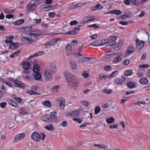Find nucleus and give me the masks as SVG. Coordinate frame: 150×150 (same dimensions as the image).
Instances as JSON below:
<instances>
[{
	"label": "nucleus",
	"mask_w": 150,
	"mask_h": 150,
	"mask_svg": "<svg viewBox=\"0 0 150 150\" xmlns=\"http://www.w3.org/2000/svg\"><path fill=\"white\" fill-rule=\"evenodd\" d=\"M74 121H76L79 123H81L82 122V120L81 119H78L77 118H74L73 119Z\"/></svg>",
	"instance_id": "nucleus-60"
},
{
	"label": "nucleus",
	"mask_w": 150,
	"mask_h": 150,
	"mask_svg": "<svg viewBox=\"0 0 150 150\" xmlns=\"http://www.w3.org/2000/svg\"><path fill=\"white\" fill-rule=\"evenodd\" d=\"M122 55H118L117 57H115V59L113 60V62H116L119 61H121V57Z\"/></svg>",
	"instance_id": "nucleus-34"
},
{
	"label": "nucleus",
	"mask_w": 150,
	"mask_h": 150,
	"mask_svg": "<svg viewBox=\"0 0 150 150\" xmlns=\"http://www.w3.org/2000/svg\"><path fill=\"white\" fill-rule=\"evenodd\" d=\"M78 22L76 21H73L70 22L69 24L71 25H76Z\"/></svg>",
	"instance_id": "nucleus-59"
},
{
	"label": "nucleus",
	"mask_w": 150,
	"mask_h": 150,
	"mask_svg": "<svg viewBox=\"0 0 150 150\" xmlns=\"http://www.w3.org/2000/svg\"><path fill=\"white\" fill-rule=\"evenodd\" d=\"M56 69L54 64L51 63L50 67L46 69L44 71V76L45 79H50L52 75V73L55 72Z\"/></svg>",
	"instance_id": "nucleus-2"
},
{
	"label": "nucleus",
	"mask_w": 150,
	"mask_h": 150,
	"mask_svg": "<svg viewBox=\"0 0 150 150\" xmlns=\"http://www.w3.org/2000/svg\"><path fill=\"white\" fill-rule=\"evenodd\" d=\"M59 39L58 38H56L54 39L51 41L45 44V48H47L49 46H52L54 45L56 42H57V40H58Z\"/></svg>",
	"instance_id": "nucleus-6"
},
{
	"label": "nucleus",
	"mask_w": 150,
	"mask_h": 150,
	"mask_svg": "<svg viewBox=\"0 0 150 150\" xmlns=\"http://www.w3.org/2000/svg\"><path fill=\"white\" fill-rule=\"evenodd\" d=\"M44 52L42 51H39L38 52H36L33 54V55H32L31 56L29 57L28 59H30L33 57L41 55L42 54H43Z\"/></svg>",
	"instance_id": "nucleus-26"
},
{
	"label": "nucleus",
	"mask_w": 150,
	"mask_h": 150,
	"mask_svg": "<svg viewBox=\"0 0 150 150\" xmlns=\"http://www.w3.org/2000/svg\"><path fill=\"white\" fill-rule=\"evenodd\" d=\"M25 135V134L23 133L18 134L15 137L13 142H16L18 141H20L24 138Z\"/></svg>",
	"instance_id": "nucleus-7"
},
{
	"label": "nucleus",
	"mask_w": 150,
	"mask_h": 150,
	"mask_svg": "<svg viewBox=\"0 0 150 150\" xmlns=\"http://www.w3.org/2000/svg\"><path fill=\"white\" fill-rule=\"evenodd\" d=\"M5 38L6 39L5 40V42L6 43H11L12 42V40H9L7 36H6Z\"/></svg>",
	"instance_id": "nucleus-49"
},
{
	"label": "nucleus",
	"mask_w": 150,
	"mask_h": 150,
	"mask_svg": "<svg viewBox=\"0 0 150 150\" xmlns=\"http://www.w3.org/2000/svg\"><path fill=\"white\" fill-rule=\"evenodd\" d=\"M4 11L6 13H13L14 11L13 10H9L6 8L4 9Z\"/></svg>",
	"instance_id": "nucleus-40"
},
{
	"label": "nucleus",
	"mask_w": 150,
	"mask_h": 150,
	"mask_svg": "<svg viewBox=\"0 0 150 150\" xmlns=\"http://www.w3.org/2000/svg\"><path fill=\"white\" fill-rule=\"evenodd\" d=\"M65 50L67 55L68 56L70 55L72 52V47L71 45L69 44L67 45H66Z\"/></svg>",
	"instance_id": "nucleus-14"
},
{
	"label": "nucleus",
	"mask_w": 150,
	"mask_h": 150,
	"mask_svg": "<svg viewBox=\"0 0 150 150\" xmlns=\"http://www.w3.org/2000/svg\"><path fill=\"white\" fill-rule=\"evenodd\" d=\"M8 48L10 50H13L18 48L19 47V45L17 42L13 43L10 44Z\"/></svg>",
	"instance_id": "nucleus-17"
},
{
	"label": "nucleus",
	"mask_w": 150,
	"mask_h": 150,
	"mask_svg": "<svg viewBox=\"0 0 150 150\" xmlns=\"http://www.w3.org/2000/svg\"><path fill=\"white\" fill-rule=\"evenodd\" d=\"M24 30L26 31H28L31 30L32 29V27L31 26H29L26 27L24 28Z\"/></svg>",
	"instance_id": "nucleus-55"
},
{
	"label": "nucleus",
	"mask_w": 150,
	"mask_h": 150,
	"mask_svg": "<svg viewBox=\"0 0 150 150\" xmlns=\"http://www.w3.org/2000/svg\"><path fill=\"white\" fill-rule=\"evenodd\" d=\"M104 69L106 71H109L112 69V68L111 66L107 65L105 66Z\"/></svg>",
	"instance_id": "nucleus-47"
},
{
	"label": "nucleus",
	"mask_w": 150,
	"mask_h": 150,
	"mask_svg": "<svg viewBox=\"0 0 150 150\" xmlns=\"http://www.w3.org/2000/svg\"><path fill=\"white\" fill-rule=\"evenodd\" d=\"M33 20V21H35L34 23H40L42 21V20L41 18H39L38 19L37 18H35Z\"/></svg>",
	"instance_id": "nucleus-45"
},
{
	"label": "nucleus",
	"mask_w": 150,
	"mask_h": 150,
	"mask_svg": "<svg viewBox=\"0 0 150 150\" xmlns=\"http://www.w3.org/2000/svg\"><path fill=\"white\" fill-rule=\"evenodd\" d=\"M59 86H55L53 87L52 90V92H56L57 91Z\"/></svg>",
	"instance_id": "nucleus-42"
},
{
	"label": "nucleus",
	"mask_w": 150,
	"mask_h": 150,
	"mask_svg": "<svg viewBox=\"0 0 150 150\" xmlns=\"http://www.w3.org/2000/svg\"><path fill=\"white\" fill-rule=\"evenodd\" d=\"M56 14L53 12H50L49 13V16L50 18H53L55 17Z\"/></svg>",
	"instance_id": "nucleus-58"
},
{
	"label": "nucleus",
	"mask_w": 150,
	"mask_h": 150,
	"mask_svg": "<svg viewBox=\"0 0 150 150\" xmlns=\"http://www.w3.org/2000/svg\"><path fill=\"white\" fill-rule=\"evenodd\" d=\"M7 102L8 103V104L15 108H16L18 106V105L17 103L14 101L12 100H7Z\"/></svg>",
	"instance_id": "nucleus-21"
},
{
	"label": "nucleus",
	"mask_w": 150,
	"mask_h": 150,
	"mask_svg": "<svg viewBox=\"0 0 150 150\" xmlns=\"http://www.w3.org/2000/svg\"><path fill=\"white\" fill-rule=\"evenodd\" d=\"M146 57V53L144 52V53L141 57V60H144Z\"/></svg>",
	"instance_id": "nucleus-64"
},
{
	"label": "nucleus",
	"mask_w": 150,
	"mask_h": 150,
	"mask_svg": "<svg viewBox=\"0 0 150 150\" xmlns=\"http://www.w3.org/2000/svg\"><path fill=\"white\" fill-rule=\"evenodd\" d=\"M64 76L66 77L67 80L69 84V87L73 89H76L78 86V80L72 74L64 73Z\"/></svg>",
	"instance_id": "nucleus-1"
},
{
	"label": "nucleus",
	"mask_w": 150,
	"mask_h": 150,
	"mask_svg": "<svg viewBox=\"0 0 150 150\" xmlns=\"http://www.w3.org/2000/svg\"><path fill=\"white\" fill-rule=\"evenodd\" d=\"M80 113L79 110L73 111L71 112H70L69 114V116L72 117H79L80 116Z\"/></svg>",
	"instance_id": "nucleus-13"
},
{
	"label": "nucleus",
	"mask_w": 150,
	"mask_h": 150,
	"mask_svg": "<svg viewBox=\"0 0 150 150\" xmlns=\"http://www.w3.org/2000/svg\"><path fill=\"white\" fill-rule=\"evenodd\" d=\"M87 27H94L95 28L99 27V25H97L96 24H94L93 25H88Z\"/></svg>",
	"instance_id": "nucleus-52"
},
{
	"label": "nucleus",
	"mask_w": 150,
	"mask_h": 150,
	"mask_svg": "<svg viewBox=\"0 0 150 150\" xmlns=\"http://www.w3.org/2000/svg\"><path fill=\"white\" fill-rule=\"evenodd\" d=\"M83 60H85L86 62H88L91 59V58L90 57H83L82 58Z\"/></svg>",
	"instance_id": "nucleus-53"
},
{
	"label": "nucleus",
	"mask_w": 150,
	"mask_h": 150,
	"mask_svg": "<svg viewBox=\"0 0 150 150\" xmlns=\"http://www.w3.org/2000/svg\"><path fill=\"white\" fill-rule=\"evenodd\" d=\"M40 69L39 66L38 64L34 65L33 67V71L35 73H38Z\"/></svg>",
	"instance_id": "nucleus-23"
},
{
	"label": "nucleus",
	"mask_w": 150,
	"mask_h": 150,
	"mask_svg": "<svg viewBox=\"0 0 150 150\" xmlns=\"http://www.w3.org/2000/svg\"><path fill=\"white\" fill-rule=\"evenodd\" d=\"M114 120V118L113 117H110L106 120L107 123L111 124Z\"/></svg>",
	"instance_id": "nucleus-36"
},
{
	"label": "nucleus",
	"mask_w": 150,
	"mask_h": 150,
	"mask_svg": "<svg viewBox=\"0 0 150 150\" xmlns=\"http://www.w3.org/2000/svg\"><path fill=\"white\" fill-rule=\"evenodd\" d=\"M124 3L126 5H129L130 4L132 5H137L139 3L138 0H125L124 1Z\"/></svg>",
	"instance_id": "nucleus-5"
},
{
	"label": "nucleus",
	"mask_w": 150,
	"mask_h": 150,
	"mask_svg": "<svg viewBox=\"0 0 150 150\" xmlns=\"http://www.w3.org/2000/svg\"><path fill=\"white\" fill-rule=\"evenodd\" d=\"M127 18H129L128 15L126 14H124L122 15L119 16L118 18L119 19H125Z\"/></svg>",
	"instance_id": "nucleus-33"
},
{
	"label": "nucleus",
	"mask_w": 150,
	"mask_h": 150,
	"mask_svg": "<svg viewBox=\"0 0 150 150\" xmlns=\"http://www.w3.org/2000/svg\"><path fill=\"white\" fill-rule=\"evenodd\" d=\"M19 112L20 114H24L26 115L27 114V112L25 111V109L23 108H20L19 111Z\"/></svg>",
	"instance_id": "nucleus-38"
},
{
	"label": "nucleus",
	"mask_w": 150,
	"mask_h": 150,
	"mask_svg": "<svg viewBox=\"0 0 150 150\" xmlns=\"http://www.w3.org/2000/svg\"><path fill=\"white\" fill-rule=\"evenodd\" d=\"M102 40H99L93 42L92 44L91 45L94 46H99L103 45V42H102Z\"/></svg>",
	"instance_id": "nucleus-15"
},
{
	"label": "nucleus",
	"mask_w": 150,
	"mask_h": 150,
	"mask_svg": "<svg viewBox=\"0 0 150 150\" xmlns=\"http://www.w3.org/2000/svg\"><path fill=\"white\" fill-rule=\"evenodd\" d=\"M135 49L133 47L132 45H130L128 47L127 51H126L125 54L127 55L130 54L135 51Z\"/></svg>",
	"instance_id": "nucleus-12"
},
{
	"label": "nucleus",
	"mask_w": 150,
	"mask_h": 150,
	"mask_svg": "<svg viewBox=\"0 0 150 150\" xmlns=\"http://www.w3.org/2000/svg\"><path fill=\"white\" fill-rule=\"evenodd\" d=\"M114 84L118 85H120L123 83V81L121 79H117L114 80Z\"/></svg>",
	"instance_id": "nucleus-22"
},
{
	"label": "nucleus",
	"mask_w": 150,
	"mask_h": 150,
	"mask_svg": "<svg viewBox=\"0 0 150 150\" xmlns=\"http://www.w3.org/2000/svg\"><path fill=\"white\" fill-rule=\"evenodd\" d=\"M37 5L35 3H34L30 5H28L27 7V9L28 11H32L36 8Z\"/></svg>",
	"instance_id": "nucleus-18"
},
{
	"label": "nucleus",
	"mask_w": 150,
	"mask_h": 150,
	"mask_svg": "<svg viewBox=\"0 0 150 150\" xmlns=\"http://www.w3.org/2000/svg\"><path fill=\"white\" fill-rule=\"evenodd\" d=\"M95 17L93 16H88L84 17L83 19V23H85L90 21H93L95 20Z\"/></svg>",
	"instance_id": "nucleus-10"
},
{
	"label": "nucleus",
	"mask_w": 150,
	"mask_h": 150,
	"mask_svg": "<svg viewBox=\"0 0 150 150\" xmlns=\"http://www.w3.org/2000/svg\"><path fill=\"white\" fill-rule=\"evenodd\" d=\"M30 33H23L22 34V37L25 39L27 41L26 42L28 44L31 43L33 41H30V40H31V38L30 37Z\"/></svg>",
	"instance_id": "nucleus-4"
},
{
	"label": "nucleus",
	"mask_w": 150,
	"mask_h": 150,
	"mask_svg": "<svg viewBox=\"0 0 150 150\" xmlns=\"http://www.w3.org/2000/svg\"><path fill=\"white\" fill-rule=\"evenodd\" d=\"M30 41H34L36 40L37 37L41 35V32L39 29H35L30 31Z\"/></svg>",
	"instance_id": "nucleus-3"
},
{
	"label": "nucleus",
	"mask_w": 150,
	"mask_h": 150,
	"mask_svg": "<svg viewBox=\"0 0 150 150\" xmlns=\"http://www.w3.org/2000/svg\"><path fill=\"white\" fill-rule=\"evenodd\" d=\"M136 45L143 47L144 44L143 42H139L138 40L137 39L136 41Z\"/></svg>",
	"instance_id": "nucleus-39"
},
{
	"label": "nucleus",
	"mask_w": 150,
	"mask_h": 150,
	"mask_svg": "<svg viewBox=\"0 0 150 150\" xmlns=\"http://www.w3.org/2000/svg\"><path fill=\"white\" fill-rule=\"evenodd\" d=\"M41 119L43 121L47 123L50 122V116L49 117L47 115H44L42 117Z\"/></svg>",
	"instance_id": "nucleus-20"
},
{
	"label": "nucleus",
	"mask_w": 150,
	"mask_h": 150,
	"mask_svg": "<svg viewBox=\"0 0 150 150\" xmlns=\"http://www.w3.org/2000/svg\"><path fill=\"white\" fill-rule=\"evenodd\" d=\"M44 104L47 106L50 107L51 105V103L49 100L45 101L43 103Z\"/></svg>",
	"instance_id": "nucleus-41"
},
{
	"label": "nucleus",
	"mask_w": 150,
	"mask_h": 150,
	"mask_svg": "<svg viewBox=\"0 0 150 150\" xmlns=\"http://www.w3.org/2000/svg\"><path fill=\"white\" fill-rule=\"evenodd\" d=\"M57 101L59 103V106L61 109H63L64 107L65 100L62 97L58 98L57 99Z\"/></svg>",
	"instance_id": "nucleus-8"
},
{
	"label": "nucleus",
	"mask_w": 150,
	"mask_h": 150,
	"mask_svg": "<svg viewBox=\"0 0 150 150\" xmlns=\"http://www.w3.org/2000/svg\"><path fill=\"white\" fill-rule=\"evenodd\" d=\"M24 21V19H22L13 22V24L15 25H18L23 23Z\"/></svg>",
	"instance_id": "nucleus-24"
},
{
	"label": "nucleus",
	"mask_w": 150,
	"mask_h": 150,
	"mask_svg": "<svg viewBox=\"0 0 150 150\" xmlns=\"http://www.w3.org/2000/svg\"><path fill=\"white\" fill-rule=\"evenodd\" d=\"M148 80L146 78H142L139 81L140 83L142 84H145L148 83Z\"/></svg>",
	"instance_id": "nucleus-27"
},
{
	"label": "nucleus",
	"mask_w": 150,
	"mask_h": 150,
	"mask_svg": "<svg viewBox=\"0 0 150 150\" xmlns=\"http://www.w3.org/2000/svg\"><path fill=\"white\" fill-rule=\"evenodd\" d=\"M127 86L130 88H132L135 87V84L134 82H128L127 83Z\"/></svg>",
	"instance_id": "nucleus-28"
},
{
	"label": "nucleus",
	"mask_w": 150,
	"mask_h": 150,
	"mask_svg": "<svg viewBox=\"0 0 150 150\" xmlns=\"http://www.w3.org/2000/svg\"><path fill=\"white\" fill-rule=\"evenodd\" d=\"M21 51V50H18L17 51L11 54L10 55V57L12 58L14 57V56H17L18 54Z\"/></svg>",
	"instance_id": "nucleus-29"
},
{
	"label": "nucleus",
	"mask_w": 150,
	"mask_h": 150,
	"mask_svg": "<svg viewBox=\"0 0 150 150\" xmlns=\"http://www.w3.org/2000/svg\"><path fill=\"white\" fill-rule=\"evenodd\" d=\"M44 128L47 129L49 130H53L52 129L53 128V125L51 124H50L48 125L45 126L44 127Z\"/></svg>",
	"instance_id": "nucleus-35"
},
{
	"label": "nucleus",
	"mask_w": 150,
	"mask_h": 150,
	"mask_svg": "<svg viewBox=\"0 0 150 150\" xmlns=\"http://www.w3.org/2000/svg\"><path fill=\"white\" fill-rule=\"evenodd\" d=\"M100 110V108L98 106H97L95 108V115L98 114Z\"/></svg>",
	"instance_id": "nucleus-37"
},
{
	"label": "nucleus",
	"mask_w": 150,
	"mask_h": 150,
	"mask_svg": "<svg viewBox=\"0 0 150 150\" xmlns=\"http://www.w3.org/2000/svg\"><path fill=\"white\" fill-rule=\"evenodd\" d=\"M39 135L40 137V139H41L42 140H44L45 139V134L43 133L42 132H40Z\"/></svg>",
	"instance_id": "nucleus-50"
},
{
	"label": "nucleus",
	"mask_w": 150,
	"mask_h": 150,
	"mask_svg": "<svg viewBox=\"0 0 150 150\" xmlns=\"http://www.w3.org/2000/svg\"><path fill=\"white\" fill-rule=\"evenodd\" d=\"M60 125L64 127H65L67 125V123L66 121H63L60 123Z\"/></svg>",
	"instance_id": "nucleus-61"
},
{
	"label": "nucleus",
	"mask_w": 150,
	"mask_h": 150,
	"mask_svg": "<svg viewBox=\"0 0 150 150\" xmlns=\"http://www.w3.org/2000/svg\"><path fill=\"white\" fill-rule=\"evenodd\" d=\"M133 72L131 70H128L125 71V74L126 76H131Z\"/></svg>",
	"instance_id": "nucleus-32"
},
{
	"label": "nucleus",
	"mask_w": 150,
	"mask_h": 150,
	"mask_svg": "<svg viewBox=\"0 0 150 150\" xmlns=\"http://www.w3.org/2000/svg\"><path fill=\"white\" fill-rule=\"evenodd\" d=\"M7 103L5 102H3L0 103V106L2 108H4L5 107Z\"/></svg>",
	"instance_id": "nucleus-56"
},
{
	"label": "nucleus",
	"mask_w": 150,
	"mask_h": 150,
	"mask_svg": "<svg viewBox=\"0 0 150 150\" xmlns=\"http://www.w3.org/2000/svg\"><path fill=\"white\" fill-rule=\"evenodd\" d=\"M44 0H35V4L37 6L39 4H41L42 3L43 1Z\"/></svg>",
	"instance_id": "nucleus-48"
},
{
	"label": "nucleus",
	"mask_w": 150,
	"mask_h": 150,
	"mask_svg": "<svg viewBox=\"0 0 150 150\" xmlns=\"http://www.w3.org/2000/svg\"><path fill=\"white\" fill-rule=\"evenodd\" d=\"M23 67L24 69H28L30 67V63L28 62H26L23 63Z\"/></svg>",
	"instance_id": "nucleus-25"
},
{
	"label": "nucleus",
	"mask_w": 150,
	"mask_h": 150,
	"mask_svg": "<svg viewBox=\"0 0 150 150\" xmlns=\"http://www.w3.org/2000/svg\"><path fill=\"white\" fill-rule=\"evenodd\" d=\"M82 75L85 78H86L88 77V76L89 75V74L86 72L84 71L81 73Z\"/></svg>",
	"instance_id": "nucleus-44"
},
{
	"label": "nucleus",
	"mask_w": 150,
	"mask_h": 150,
	"mask_svg": "<svg viewBox=\"0 0 150 150\" xmlns=\"http://www.w3.org/2000/svg\"><path fill=\"white\" fill-rule=\"evenodd\" d=\"M56 112H53L51 113L50 116V122L52 121L56 122L57 120L56 118Z\"/></svg>",
	"instance_id": "nucleus-11"
},
{
	"label": "nucleus",
	"mask_w": 150,
	"mask_h": 150,
	"mask_svg": "<svg viewBox=\"0 0 150 150\" xmlns=\"http://www.w3.org/2000/svg\"><path fill=\"white\" fill-rule=\"evenodd\" d=\"M108 13H111L112 14H115L116 15H118L121 14L122 12L119 10H114L108 12Z\"/></svg>",
	"instance_id": "nucleus-19"
},
{
	"label": "nucleus",
	"mask_w": 150,
	"mask_h": 150,
	"mask_svg": "<svg viewBox=\"0 0 150 150\" xmlns=\"http://www.w3.org/2000/svg\"><path fill=\"white\" fill-rule=\"evenodd\" d=\"M66 33L72 35H74L76 34V31L74 30L71 31H69L68 32Z\"/></svg>",
	"instance_id": "nucleus-51"
},
{
	"label": "nucleus",
	"mask_w": 150,
	"mask_h": 150,
	"mask_svg": "<svg viewBox=\"0 0 150 150\" xmlns=\"http://www.w3.org/2000/svg\"><path fill=\"white\" fill-rule=\"evenodd\" d=\"M78 42V41L76 40H73L71 42L72 45L73 46L76 45Z\"/></svg>",
	"instance_id": "nucleus-63"
},
{
	"label": "nucleus",
	"mask_w": 150,
	"mask_h": 150,
	"mask_svg": "<svg viewBox=\"0 0 150 150\" xmlns=\"http://www.w3.org/2000/svg\"><path fill=\"white\" fill-rule=\"evenodd\" d=\"M117 72L118 71H115L112 72L110 76V78L115 76L117 74Z\"/></svg>",
	"instance_id": "nucleus-46"
},
{
	"label": "nucleus",
	"mask_w": 150,
	"mask_h": 150,
	"mask_svg": "<svg viewBox=\"0 0 150 150\" xmlns=\"http://www.w3.org/2000/svg\"><path fill=\"white\" fill-rule=\"evenodd\" d=\"M28 93L30 95L39 94L38 93L34 91H33V90L28 91Z\"/></svg>",
	"instance_id": "nucleus-43"
},
{
	"label": "nucleus",
	"mask_w": 150,
	"mask_h": 150,
	"mask_svg": "<svg viewBox=\"0 0 150 150\" xmlns=\"http://www.w3.org/2000/svg\"><path fill=\"white\" fill-rule=\"evenodd\" d=\"M3 82H4L5 84L9 86L10 87H13V86H11L10 83L9 82L5 80H3Z\"/></svg>",
	"instance_id": "nucleus-57"
},
{
	"label": "nucleus",
	"mask_w": 150,
	"mask_h": 150,
	"mask_svg": "<svg viewBox=\"0 0 150 150\" xmlns=\"http://www.w3.org/2000/svg\"><path fill=\"white\" fill-rule=\"evenodd\" d=\"M72 54L75 56L76 57H79L82 56L81 54L80 53H73Z\"/></svg>",
	"instance_id": "nucleus-62"
},
{
	"label": "nucleus",
	"mask_w": 150,
	"mask_h": 150,
	"mask_svg": "<svg viewBox=\"0 0 150 150\" xmlns=\"http://www.w3.org/2000/svg\"><path fill=\"white\" fill-rule=\"evenodd\" d=\"M69 64L71 68L73 69H76V65L75 62H70Z\"/></svg>",
	"instance_id": "nucleus-30"
},
{
	"label": "nucleus",
	"mask_w": 150,
	"mask_h": 150,
	"mask_svg": "<svg viewBox=\"0 0 150 150\" xmlns=\"http://www.w3.org/2000/svg\"><path fill=\"white\" fill-rule=\"evenodd\" d=\"M118 126V124H116L114 125H110L109 127L111 129H116Z\"/></svg>",
	"instance_id": "nucleus-54"
},
{
	"label": "nucleus",
	"mask_w": 150,
	"mask_h": 150,
	"mask_svg": "<svg viewBox=\"0 0 150 150\" xmlns=\"http://www.w3.org/2000/svg\"><path fill=\"white\" fill-rule=\"evenodd\" d=\"M31 138L35 141H37L40 139L39 134L37 132H34L31 135Z\"/></svg>",
	"instance_id": "nucleus-9"
},
{
	"label": "nucleus",
	"mask_w": 150,
	"mask_h": 150,
	"mask_svg": "<svg viewBox=\"0 0 150 150\" xmlns=\"http://www.w3.org/2000/svg\"><path fill=\"white\" fill-rule=\"evenodd\" d=\"M14 86L16 87H20L21 88H23L25 87L24 84L22 83L21 81H18L14 84Z\"/></svg>",
	"instance_id": "nucleus-16"
},
{
	"label": "nucleus",
	"mask_w": 150,
	"mask_h": 150,
	"mask_svg": "<svg viewBox=\"0 0 150 150\" xmlns=\"http://www.w3.org/2000/svg\"><path fill=\"white\" fill-rule=\"evenodd\" d=\"M41 76L39 73H35L34 75V78L36 80H38L41 78Z\"/></svg>",
	"instance_id": "nucleus-31"
}]
</instances>
